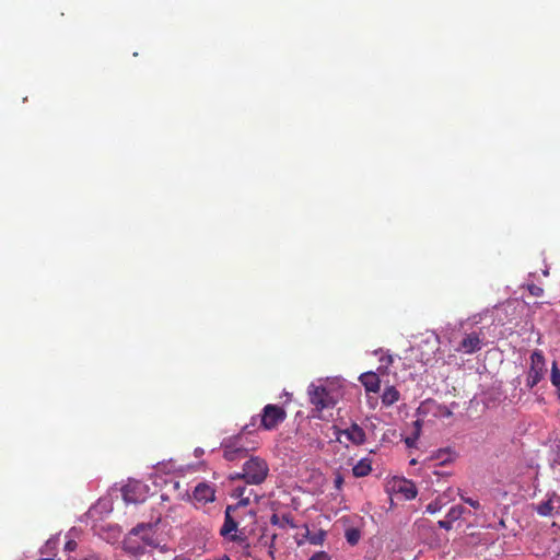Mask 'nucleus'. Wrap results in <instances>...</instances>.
<instances>
[{
	"label": "nucleus",
	"mask_w": 560,
	"mask_h": 560,
	"mask_svg": "<svg viewBox=\"0 0 560 560\" xmlns=\"http://www.w3.org/2000/svg\"><path fill=\"white\" fill-rule=\"evenodd\" d=\"M269 474L267 462L258 456H250L244 465L242 472L232 476V479H244L247 485H261Z\"/></svg>",
	"instance_id": "obj_1"
},
{
	"label": "nucleus",
	"mask_w": 560,
	"mask_h": 560,
	"mask_svg": "<svg viewBox=\"0 0 560 560\" xmlns=\"http://www.w3.org/2000/svg\"><path fill=\"white\" fill-rule=\"evenodd\" d=\"M249 504L248 499H242L235 505H228L224 513V523L220 529V535L230 541H240L242 537L237 534L241 512Z\"/></svg>",
	"instance_id": "obj_2"
},
{
	"label": "nucleus",
	"mask_w": 560,
	"mask_h": 560,
	"mask_svg": "<svg viewBox=\"0 0 560 560\" xmlns=\"http://www.w3.org/2000/svg\"><path fill=\"white\" fill-rule=\"evenodd\" d=\"M152 524L150 523H141L133 527L127 538L124 540V550L132 556H140L144 553V546L139 544L133 537L140 536L141 540L148 545L153 546L154 539L151 535Z\"/></svg>",
	"instance_id": "obj_3"
},
{
	"label": "nucleus",
	"mask_w": 560,
	"mask_h": 560,
	"mask_svg": "<svg viewBox=\"0 0 560 560\" xmlns=\"http://www.w3.org/2000/svg\"><path fill=\"white\" fill-rule=\"evenodd\" d=\"M259 420V429L272 431L287 418V411L279 405L268 404L262 408Z\"/></svg>",
	"instance_id": "obj_4"
},
{
	"label": "nucleus",
	"mask_w": 560,
	"mask_h": 560,
	"mask_svg": "<svg viewBox=\"0 0 560 560\" xmlns=\"http://www.w3.org/2000/svg\"><path fill=\"white\" fill-rule=\"evenodd\" d=\"M308 396L310 402L318 411H322L327 408H332L336 404V400L332 397L331 392L327 389L325 386H317L315 384H311L308 387Z\"/></svg>",
	"instance_id": "obj_5"
},
{
	"label": "nucleus",
	"mask_w": 560,
	"mask_h": 560,
	"mask_svg": "<svg viewBox=\"0 0 560 560\" xmlns=\"http://www.w3.org/2000/svg\"><path fill=\"white\" fill-rule=\"evenodd\" d=\"M546 371L545 358L540 351H534L530 355V368L527 373L526 386L535 387L544 377Z\"/></svg>",
	"instance_id": "obj_6"
},
{
	"label": "nucleus",
	"mask_w": 560,
	"mask_h": 560,
	"mask_svg": "<svg viewBox=\"0 0 560 560\" xmlns=\"http://www.w3.org/2000/svg\"><path fill=\"white\" fill-rule=\"evenodd\" d=\"M534 511L542 517H553L560 515V495L557 492L547 494L546 500L535 504Z\"/></svg>",
	"instance_id": "obj_7"
},
{
	"label": "nucleus",
	"mask_w": 560,
	"mask_h": 560,
	"mask_svg": "<svg viewBox=\"0 0 560 560\" xmlns=\"http://www.w3.org/2000/svg\"><path fill=\"white\" fill-rule=\"evenodd\" d=\"M482 347V338L481 334L472 331L470 334H466L459 346L457 348L458 351H462L467 354L475 353L479 351Z\"/></svg>",
	"instance_id": "obj_8"
},
{
	"label": "nucleus",
	"mask_w": 560,
	"mask_h": 560,
	"mask_svg": "<svg viewBox=\"0 0 560 560\" xmlns=\"http://www.w3.org/2000/svg\"><path fill=\"white\" fill-rule=\"evenodd\" d=\"M192 494L194 499L202 504L213 502L215 499V490L207 483L197 485Z\"/></svg>",
	"instance_id": "obj_9"
},
{
	"label": "nucleus",
	"mask_w": 560,
	"mask_h": 560,
	"mask_svg": "<svg viewBox=\"0 0 560 560\" xmlns=\"http://www.w3.org/2000/svg\"><path fill=\"white\" fill-rule=\"evenodd\" d=\"M247 456V450L238 446L236 443L225 444L223 446V457L229 462L240 460Z\"/></svg>",
	"instance_id": "obj_10"
},
{
	"label": "nucleus",
	"mask_w": 560,
	"mask_h": 560,
	"mask_svg": "<svg viewBox=\"0 0 560 560\" xmlns=\"http://www.w3.org/2000/svg\"><path fill=\"white\" fill-rule=\"evenodd\" d=\"M360 382L369 393H377L381 388V380L374 372H366L360 375Z\"/></svg>",
	"instance_id": "obj_11"
},
{
	"label": "nucleus",
	"mask_w": 560,
	"mask_h": 560,
	"mask_svg": "<svg viewBox=\"0 0 560 560\" xmlns=\"http://www.w3.org/2000/svg\"><path fill=\"white\" fill-rule=\"evenodd\" d=\"M355 445H361L365 442V432L357 423H352L348 429L341 432Z\"/></svg>",
	"instance_id": "obj_12"
},
{
	"label": "nucleus",
	"mask_w": 560,
	"mask_h": 560,
	"mask_svg": "<svg viewBox=\"0 0 560 560\" xmlns=\"http://www.w3.org/2000/svg\"><path fill=\"white\" fill-rule=\"evenodd\" d=\"M372 471V462L370 458L360 459L352 468V474L357 478H362Z\"/></svg>",
	"instance_id": "obj_13"
},
{
	"label": "nucleus",
	"mask_w": 560,
	"mask_h": 560,
	"mask_svg": "<svg viewBox=\"0 0 560 560\" xmlns=\"http://www.w3.org/2000/svg\"><path fill=\"white\" fill-rule=\"evenodd\" d=\"M400 399V393L395 386L385 387L382 394V404L386 407L393 406Z\"/></svg>",
	"instance_id": "obj_14"
},
{
	"label": "nucleus",
	"mask_w": 560,
	"mask_h": 560,
	"mask_svg": "<svg viewBox=\"0 0 560 560\" xmlns=\"http://www.w3.org/2000/svg\"><path fill=\"white\" fill-rule=\"evenodd\" d=\"M270 523L272 525L279 526L280 528H285V527L296 528L298 527L296 524L294 523L293 516L289 513L283 514L281 516H279L277 514H272L270 517Z\"/></svg>",
	"instance_id": "obj_15"
},
{
	"label": "nucleus",
	"mask_w": 560,
	"mask_h": 560,
	"mask_svg": "<svg viewBox=\"0 0 560 560\" xmlns=\"http://www.w3.org/2000/svg\"><path fill=\"white\" fill-rule=\"evenodd\" d=\"M141 485L140 483H129V485H126L122 489H121V492H122V498L125 500V502L127 503H138L140 501H142V499H140L139 497L136 495V489L137 488H140Z\"/></svg>",
	"instance_id": "obj_16"
},
{
	"label": "nucleus",
	"mask_w": 560,
	"mask_h": 560,
	"mask_svg": "<svg viewBox=\"0 0 560 560\" xmlns=\"http://www.w3.org/2000/svg\"><path fill=\"white\" fill-rule=\"evenodd\" d=\"M398 491L405 495L407 500H412L417 497L418 490L413 482L404 480Z\"/></svg>",
	"instance_id": "obj_17"
},
{
	"label": "nucleus",
	"mask_w": 560,
	"mask_h": 560,
	"mask_svg": "<svg viewBox=\"0 0 560 560\" xmlns=\"http://www.w3.org/2000/svg\"><path fill=\"white\" fill-rule=\"evenodd\" d=\"M277 539V534H272L271 536H267L266 534H262L259 538V542L264 546L268 547V555L269 557L275 560V541Z\"/></svg>",
	"instance_id": "obj_18"
},
{
	"label": "nucleus",
	"mask_w": 560,
	"mask_h": 560,
	"mask_svg": "<svg viewBox=\"0 0 560 560\" xmlns=\"http://www.w3.org/2000/svg\"><path fill=\"white\" fill-rule=\"evenodd\" d=\"M551 384L557 388V395L560 399V370L556 362H553L550 375Z\"/></svg>",
	"instance_id": "obj_19"
},
{
	"label": "nucleus",
	"mask_w": 560,
	"mask_h": 560,
	"mask_svg": "<svg viewBox=\"0 0 560 560\" xmlns=\"http://www.w3.org/2000/svg\"><path fill=\"white\" fill-rule=\"evenodd\" d=\"M326 532L323 529H319L316 533H308L306 538L310 544L312 545H322L325 540Z\"/></svg>",
	"instance_id": "obj_20"
},
{
	"label": "nucleus",
	"mask_w": 560,
	"mask_h": 560,
	"mask_svg": "<svg viewBox=\"0 0 560 560\" xmlns=\"http://www.w3.org/2000/svg\"><path fill=\"white\" fill-rule=\"evenodd\" d=\"M429 459L430 460H433V459L440 460V464L444 465L451 460V453L448 450H439Z\"/></svg>",
	"instance_id": "obj_21"
},
{
	"label": "nucleus",
	"mask_w": 560,
	"mask_h": 560,
	"mask_svg": "<svg viewBox=\"0 0 560 560\" xmlns=\"http://www.w3.org/2000/svg\"><path fill=\"white\" fill-rule=\"evenodd\" d=\"M465 511V508L462 505H455L450 509V511L446 514V517L450 518L453 523L460 518Z\"/></svg>",
	"instance_id": "obj_22"
},
{
	"label": "nucleus",
	"mask_w": 560,
	"mask_h": 560,
	"mask_svg": "<svg viewBox=\"0 0 560 560\" xmlns=\"http://www.w3.org/2000/svg\"><path fill=\"white\" fill-rule=\"evenodd\" d=\"M360 536V532L355 528H350L346 532L347 541L352 546L358 544Z\"/></svg>",
	"instance_id": "obj_23"
},
{
	"label": "nucleus",
	"mask_w": 560,
	"mask_h": 560,
	"mask_svg": "<svg viewBox=\"0 0 560 560\" xmlns=\"http://www.w3.org/2000/svg\"><path fill=\"white\" fill-rule=\"evenodd\" d=\"M527 290L533 296H541L544 294V289L534 283L527 285Z\"/></svg>",
	"instance_id": "obj_24"
},
{
	"label": "nucleus",
	"mask_w": 560,
	"mask_h": 560,
	"mask_svg": "<svg viewBox=\"0 0 560 560\" xmlns=\"http://www.w3.org/2000/svg\"><path fill=\"white\" fill-rule=\"evenodd\" d=\"M441 510V504L440 502L438 501H433V502H430L427 508H425V511L430 514H435L436 512H439Z\"/></svg>",
	"instance_id": "obj_25"
},
{
	"label": "nucleus",
	"mask_w": 560,
	"mask_h": 560,
	"mask_svg": "<svg viewBox=\"0 0 560 560\" xmlns=\"http://www.w3.org/2000/svg\"><path fill=\"white\" fill-rule=\"evenodd\" d=\"M345 479L340 472L335 475L334 485L337 490H341L343 486Z\"/></svg>",
	"instance_id": "obj_26"
},
{
	"label": "nucleus",
	"mask_w": 560,
	"mask_h": 560,
	"mask_svg": "<svg viewBox=\"0 0 560 560\" xmlns=\"http://www.w3.org/2000/svg\"><path fill=\"white\" fill-rule=\"evenodd\" d=\"M460 499H462V501H464L465 503L469 504L475 510H478L480 508V503L477 500H474L471 498H466L464 495H460Z\"/></svg>",
	"instance_id": "obj_27"
},
{
	"label": "nucleus",
	"mask_w": 560,
	"mask_h": 560,
	"mask_svg": "<svg viewBox=\"0 0 560 560\" xmlns=\"http://www.w3.org/2000/svg\"><path fill=\"white\" fill-rule=\"evenodd\" d=\"M246 488L245 487H237L234 489V495L238 498V501H242V499H248V497H245Z\"/></svg>",
	"instance_id": "obj_28"
},
{
	"label": "nucleus",
	"mask_w": 560,
	"mask_h": 560,
	"mask_svg": "<svg viewBox=\"0 0 560 560\" xmlns=\"http://www.w3.org/2000/svg\"><path fill=\"white\" fill-rule=\"evenodd\" d=\"M310 560H330L329 556L325 551H318L314 553Z\"/></svg>",
	"instance_id": "obj_29"
},
{
	"label": "nucleus",
	"mask_w": 560,
	"mask_h": 560,
	"mask_svg": "<svg viewBox=\"0 0 560 560\" xmlns=\"http://www.w3.org/2000/svg\"><path fill=\"white\" fill-rule=\"evenodd\" d=\"M452 524L453 522L447 517H445V520H441L438 522L439 527L444 528L446 530H450L452 528Z\"/></svg>",
	"instance_id": "obj_30"
},
{
	"label": "nucleus",
	"mask_w": 560,
	"mask_h": 560,
	"mask_svg": "<svg viewBox=\"0 0 560 560\" xmlns=\"http://www.w3.org/2000/svg\"><path fill=\"white\" fill-rule=\"evenodd\" d=\"M419 436V432L416 433L415 436H408L405 439V443L408 447H413L416 445V441Z\"/></svg>",
	"instance_id": "obj_31"
},
{
	"label": "nucleus",
	"mask_w": 560,
	"mask_h": 560,
	"mask_svg": "<svg viewBox=\"0 0 560 560\" xmlns=\"http://www.w3.org/2000/svg\"><path fill=\"white\" fill-rule=\"evenodd\" d=\"M75 548H77V541L73 539H69L65 545V550L69 551V552L75 550Z\"/></svg>",
	"instance_id": "obj_32"
},
{
	"label": "nucleus",
	"mask_w": 560,
	"mask_h": 560,
	"mask_svg": "<svg viewBox=\"0 0 560 560\" xmlns=\"http://www.w3.org/2000/svg\"><path fill=\"white\" fill-rule=\"evenodd\" d=\"M256 421H257V418H256V417H253V418H252L250 425L255 427ZM243 430H244V431H246V432H248V433H250V432H252V431L249 430V424L245 425Z\"/></svg>",
	"instance_id": "obj_33"
},
{
	"label": "nucleus",
	"mask_w": 560,
	"mask_h": 560,
	"mask_svg": "<svg viewBox=\"0 0 560 560\" xmlns=\"http://www.w3.org/2000/svg\"><path fill=\"white\" fill-rule=\"evenodd\" d=\"M82 560H97V558L95 556H90V557H85Z\"/></svg>",
	"instance_id": "obj_34"
},
{
	"label": "nucleus",
	"mask_w": 560,
	"mask_h": 560,
	"mask_svg": "<svg viewBox=\"0 0 560 560\" xmlns=\"http://www.w3.org/2000/svg\"><path fill=\"white\" fill-rule=\"evenodd\" d=\"M417 463H418V462H417V459H416V458H412V459L410 460V465H417Z\"/></svg>",
	"instance_id": "obj_35"
},
{
	"label": "nucleus",
	"mask_w": 560,
	"mask_h": 560,
	"mask_svg": "<svg viewBox=\"0 0 560 560\" xmlns=\"http://www.w3.org/2000/svg\"><path fill=\"white\" fill-rule=\"evenodd\" d=\"M220 560H231V559L228 556H223Z\"/></svg>",
	"instance_id": "obj_36"
}]
</instances>
